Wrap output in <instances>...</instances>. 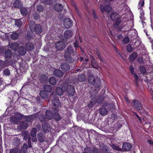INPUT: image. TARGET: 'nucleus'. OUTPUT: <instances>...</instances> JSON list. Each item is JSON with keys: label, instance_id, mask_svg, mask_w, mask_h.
<instances>
[{"label": "nucleus", "instance_id": "13", "mask_svg": "<svg viewBox=\"0 0 153 153\" xmlns=\"http://www.w3.org/2000/svg\"><path fill=\"white\" fill-rule=\"evenodd\" d=\"M63 6L61 4H56L54 7L55 10L58 12H60L63 9Z\"/></svg>", "mask_w": 153, "mask_h": 153}, {"label": "nucleus", "instance_id": "49", "mask_svg": "<svg viewBox=\"0 0 153 153\" xmlns=\"http://www.w3.org/2000/svg\"><path fill=\"white\" fill-rule=\"evenodd\" d=\"M144 4V0H140L138 6L139 7H142L143 6Z\"/></svg>", "mask_w": 153, "mask_h": 153}, {"label": "nucleus", "instance_id": "54", "mask_svg": "<svg viewBox=\"0 0 153 153\" xmlns=\"http://www.w3.org/2000/svg\"><path fill=\"white\" fill-rule=\"evenodd\" d=\"M46 118L44 117V115H41L39 117V119L42 122H44L46 120Z\"/></svg>", "mask_w": 153, "mask_h": 153}, {"label": "nucleus", "instance_id": "36", "mask_svg": "<svg viewBox=\"0 0 153 153\" xmlns=\"http://www.w3.org/2000/svg\"><path fill=\"white\" fill-rule=\"evenodd\" d=\"M22 24V22L21 19L16 20L15 21V25L18 27H20Z\"/></svg>", "mask_w": 153, "mask_h": 153}, {"label": "nucleus", "instance_id": "26", "mask_svg": "<svg viewBox=\"0 0 153 153\" xmlns=\"http://www.w3.org/2000/svg\"><path fill=\"white\" fill-rule=\"evenodd\" d=\"M18 44L16 42H14L11 44L10 48L12 50L15 51L18 49Z\"/></svg>", "mask_w": 153, "mask_h": 153}, {"label": "nucleus", "instance_id": "43", "mask_svg": "<svg viewBox=\"0 0 153 153\" xmlns=\"http://www.w3.org/2000/svg\"><path fill=\"white\" fill-rule=\"evenodd\" d=\"M4 74L6 76H9L10 74V71L8 69H6L3 71Z\"/></svg>", "mask_w": 153, "mask_h": 153}, {"label": "nucleus", "instance_id": "53", "mask_svg": "<svg viewBox=\"0 0 153 153\" xmlns=\"http://www.w3.org/2000/svg\"><path fill=\"white\" fill-rule=\"evenodd\" d=\"M18 151V149L17 148H14L10 150V153H17Z\"/></svg>", "mask_w": 153, "mask_h": 153}, {"label": "nucleus", "instance_id": "60", "mask_svg": "<svg viewBox=\"0 0 153 153\" xmlns=\"http://www.w3.org/2000/svg\"><path fill=\"white\" fill-rule=\"evenodd\" d=\"M88 59H86L84 60V61L83 62V64H85L87 62H88Z\"/></svg>", "mask_w": 153, "mask_h": 153}, {"label": "nucleus", "instance_id": "30", "mask_svg": "<svg viewBox=\"0 0 153 153\" xmlns=\"http://www.w3.org/2000/svg\"><path fill=\"white\" fill-rule=\"evenodd\" d=\"M63 91L61 88L58 87L56 88V92L58 95H61L63 94Z\"/></svg>", "mask_w": 153, "mask_h": 153}, {"label": "nucleus", "instance_id": "56", "mask_svg": "<svg viewBox=\"0 0 153 153\" xmlns=\"http://www.w3.org/2000/svg\"><path fill=\"white\" fill-rule=\"evenodd\" d=\"M74 47H78V42L77 41H76L74 43Z\"/></svg>", "mask_w": 153, "mask_h": 153}, {"label": "nucleus", "instance_id": "32", "mask_svg": "<svg viewBox=\"0 0 153 153\" xmlns=\"http://www.w3.org/2000/svg\"><path fill=\"white\" fill-rule=\"evenodd\" d=\"M137 56V55L136 53L133 52L132 54L129 57L130 60L133 61L135 59Z\"/></svg>", "mask_w": 153, "mask_h": 153}, {"label": "nucleus", "instance_id": "48", "mask_svg": "<svg viewBox=\"0 0 153 153\" xmlns=\"http://www.w3.org/2000/svg\"><path fill=\"white\" fill-rule=\"evenodd\" d=\"M127 50L128 52H131L132 51V48L130 44H128L127 46Z\"/></svg>", "mask_w": 153, "mask_h": 153}, {"label": "nucleus", "instance_id": "57", "mask_svg": "<svg viewBox=\"0 0 153 153\" xmlns=\"http://www.w3.org/2000/svg\"><path fill=\"white\" fill-rule=\"evenodd\" d=\"M138 61L140 63L142 62H143V60L142 59V58H138Z\"/></svg>", "mask_w": 153, "mask_h": 153}, {"label": "nucleus", "instance_id": "18", "mask_svg": "<svg viewBox=\"0 0 153 153\" xmlns=\"http://www.w3.org/2000/svg\"><path fill=\"white\" fill-rule=\"evenodd\" d=\"M22 5V3L19 0H16L13 3V6L16 8H19Z\"/></svg>", "mask_w": 153, "mask_h": 153}, {"label": "nucleus", "instance_id": "6", "mask_svg": "<svg viewBox=\"0 0 153 153\" xmlns=\"http://www.w3.org/2000/svg\"><path fill=\"white\" fill-rule=\"evenodd\" d=\"M14 116L16 118L15 119V120H13V117H11L10 118V121L12 123L16 124L18 123L19 120L22 119V115L19 113H16Z\"/></svg>", "mask_w": 153, "mask_h": 153}, {"label": "nucleus", "instance_id": "52", "mask_svg": "<svg viewBox=\"0 0 153 153\" xmlns=\"http://www.w3.org/2000/svg\"><path fill=\"white\" fill-rule=\"evenodd\" d=\"M129 41V38L128 37H125L123 39V42L124 43H127Z\"/></svg>", "mask_w": 153, "mask_h": 153}, {"label": "nucleus", "instance_id": "34", "mask_svg": "<svg viewBox=\"0 0 153 153\" xmlns=\"http://www.w3.org/2000/svg\"><path fill=\"white\" fill-rule=\"evenodd\" d=\"M78 79L79 81L83 82L85 79V76L84 74L80 75L78 76Z\"/></svg>", "mask_w": 153, "mask_h": 153}, {"label": "nucleus", "instance_id": "23", "mask_svg": "<svg viewBox=\"0 0 153 153\" xmlns=\"http://www.w3.org/2000/svg\"><path fill=\"white\" fill-rule=\"evenodd\" d=\"M7 61H6L4 62L2 60H0V68H3L9 65L10 63H7Z\"/></svg>", "mask_w": 153, "mask_h": 153}, {"label": "nucleus", "instance_id": "7", "mask_svg": "<svg viewBox=\"0 0 153 153\" xmlns=\"http://www.w3.org/2000/svg\"><path fill=\"white\" fill-rule=\"evenodd\" d=\"M132 102L134 103V107L135 110L139 111L142 109V106L139 101L134 100L132 101Z\"/></svg>", "mask_w": 153, "mask_h": 153}, {"label": "nucleus", "instance_id": "12", "mask_svg": "<svg viewBox=\"0 0 153 153\" xmlns=\"http://www.w3.org/2000/svg\"><path fill=\"white\" fill-rule=\"evenodd\" d=\"M53 105L56 108H58L60 106L61 104L59 100L56 98H54L52 101Z\"/></svg>", "mask_w": 153, "mask_h": 153}, {"label": "nucleus", "instance_id": "25", "mask_svg": "<svg viewBox=\"0 0 153 153\" xmlns=\"http://www.w3.org/2000/svg\"><path fill=\"white\" fill-rule=\"evenodd\" d=\"M49 82L50 84L52 85H55L56 83V79L54 77H51L49 79Z\"/></svg>", "mask_w": 153, "mask_h": 153}, {"label": "nucleus", "instance_id": "39", "mask_svg": "<svg viewBox=\"0 0 153 153\" xmlns=\"http://www.w3.org/2000/svg\"><path fill=\"white\" fill-rule=\"evenodd\" d=\"M36 134V129L35 128L32 129L31 131V136L33 137H35Z\"/></svg>", "mask_w": 153, "mask_h": 153}, {"label": "nucleus", "instance_id": "1", "mask_svg": "<svg viewBox=\"0 0 153 153\" xmlns=\"http://www.w3.org/2000/svg\"><path fill=\"white\" fill-rule=\"evenodd\" d=\"M30 28L31 30L34 31L37 33H40L42 32V27L39 25H30Z\"/></svg>", "mask_w": 153, "mask_h": 153}, {"label": "nucleus", "instance_id": "51", "mask_svg": "<svg viewBox=\"0 0 153 153\" xmlns=\"http://www.w3.org/2000/svg\"><path fill=\"white\" fill-rule=\"evenodd\" d=\"M103 145H101L100 146V148L101 150L105 152V151L107 150L106 146H102Z\"/></svg>", "mask_w": 153, "mask_h": 153}, {"label": "nucleus", "instance_id": "22", "mask_svg": "<svg viewBox=\"0 0 153 153\" xmlns=\"http://www.w3.org/2000/svg\"><path fill=\"white\" fill-rule=\"evenodd\" d=\"M45 117L48 120H50L53 117V116L52 115L50 111L48 110L46 111Z\"/></svg>", "mask_w": 153, "mask_h": 153}, {"label": "nucleus", "instance_id": "47", "mask_svg": "<svg viewBox=\"0 0 153 153\" xmlns=\"http://www.w3.org/2000/svg\"><path fill=\"white\" fill-rule=\"evenodd\" d=\"M37 9L38 11L42 12L44 10V7L42 6L39 5L37 7Z\"/></svg>", "mask_w": 153, "mask_h": 153}, {"label": "nucleus", "instance_id": "35", "mask_svg": "<svg viewBox=\"0 0 153 153\" xmlns=\"http://www.w3.org/2000/svg\"><path fill=\"white\" fill-rule=\"evenodd\" d=\"M19 37V34L18 33H12L11 36V38L12 39H17Z\"/></svg>", "mask_w": 153, "mask_h": 153}, {"label": "nucleus", "instance_id": "31", "mask_svg": "<svg viewBox=\"0 0 153 153\" xmlns=\"http://www.w3.org/2000/svg\"><path fill=\"white\" fill-rule=\"evenodd\" d=\"M19 53L20 55H25L26 53V50L24 47H21L19 49Z\"/></svg>", "mask_w": 153, "mask_h": 153}, {"label": "nucleus", "instance_id": "14", "mask_svg": "<svg viewBox=\"0 0 153 153\" xmlns=\"http://www.w3.org/2000/svg\"><path fill=\"white\" fill-rule=\"evenodd\" d=\"M131 145L129 143H125L123 144V149L124 150L128 151L131 149Z\"/></svg>", "mask_w": 153, "mask_h": 153}, {"label": "nucleus", "instance_id": "24", "mask_svg": "<svg viewBox=\"0 0 153 153\" xmlns=\"http://www.w3.org/2000/svg\"><path fill=\"white\" fill-rule=\"evenodd\" d=\"M100 114L103 116L107 114L108 111L107 109L105 107H102L100 109Z\"/></svg>", "mask_w": 153, "mask_h": 153}, {"label": "nucleus", "instance_id": "40", "mask_svg": "<svg viewBox=\"0 0 153 153\" xmlns=\"http://www.w3.org/2000/svg\"><path fill=\"white\" fill-rule=\"evenodd\" d=\"M27 146L26 144H24L22 149V151L24 152H26L27 149Z\"/></svg>", "mask_w": 153, "mask_h": 153}, {"label": "nucleus", "instance_id": "16", "mask_svg": "<svg viewBox=\"0 0 153 153\" xmlns=\"http://www.w3.org/2000/svg\"><path fill=\"white\" fill-rule=\"evenodd\" d=\"M62 69L64 71H67L70 69V67L69 65L66 63H63L61 65Z\"/></svg>", "mask_w": 153, "mask_h": 153}, {"label": "nucleus", "instance_id": "50", "mask_svg": "<svg viewBox=\"0 0 153 153\" xmlns=\"http://www.w3.org/2000/svg\"><path fill=\"white\" fill-rule=\"evenodd\" d=\"M83 153H90L91 152V149L89 147H86Z\"/></svg>", "mask_w": 153, "mask_h": 153}, {"label": "nucleus", "instance_id": "38", "mask_svg": "<svg viewBox=\"0 0 153 153\" xmlns=\"http://www.w3.org/2000/svg\"><path fill=\"white\" fill-rule=\"evenodd\" d=\"M42 3L46 4H50L53 1V0H40Z\"/></svg>", "mask_w": 153, "mask_h": 153}, {"label": "nucleus", "instance_id": "63", "mask_svg": "<svg viewBox=\"0 0 153 153\" xmlns=\"http://www.w3.org/2000/svg\"><path fill=\"white\" fill-rule=\"evenodd\" d=\"M93 15H94V17L95 19H97V16L94 13Z\"/></svg>", "mask_w": 153, "mask_h": 153}, {"label": "nucleus", "instance_id": "19", "mask_svg": "<svg viewBox=\"0 0 153 153\" xmlns=\"http://www.w3.org/2000/svg\"><path fill=\"white\" fill-rule=\"evenodd\" d=\"M43 128L44 131L45 132H49L51 129L50 125L47 123L43 126Z\"/></svg>", "mask_w": 153, "mask_h": 153}, {"label": "nucleus", "instance_id": "64", "mask_svg": "<svg viewBox=\"0 0 153 153\" xmlns=\"http://www.w3.org/2000/svg\"><path fill=\"white\" fill-rule=\"evenodd\" d=\"M137 118H138V120H139V121L141 122V123L142 122V121H141V118H140V117L138 116L137 117Z\"/></svg>", "mask_w": 153, "mask_h": 153}, {"label": "nucleus", "instance_id": "4", "mask_svg": "<svg viewBox=\"0 0 153 153\" xmlns=\"http://www.w3.org/2000/svg\"><path fill=\"white\" fill-rule=\"evenodd\" d=\"M73 22L72 20L69 18H65L63 21V25L66 28H69L71 27L72 25Z\"/></svg>", "mask_w": 153, "mask_h": 153}, {"label": "nucleus", "instance_id": "29", "mask_svg": "<svg viewBox=\"0 0 153 153\" xmlns=\"http://www.w3.org/2000/svg\"><path fill=\"white\" fill-rule=\"evenodd\" d=\"M44 88L46 91L50 92L52 90V87L49 85H45L44 86Z\"/></svg>", "mask_w": 153, "mask_h": 153}, {"label": "nucleus", "instance_id": "20", "mask_svg": "<svg viewBox=\"0 0 153 153\" xmlns=\"http://www.w3.org/2000/svg\"><path fill=\"white\" fill-rule=\"evenodd\" d=\"M130 69L131 74L134 76V77L135 80L136 81H137L138 79V76L137 74L134 73V68L131 65L130 66Z\"/></svg>", "mask_w": 153, "mask_h": 153}, {"label": "nucleus", "instance_id": "3", "mask_svg": "<svg viewBox=\"0 0 153 153\" xmlns=\"http://www.w3.org/2000/svg\"><path fill=\"white\" fill-rule=\"evenodd\" d=\"M74 52L71 46H69L67 48V50L65 53V56L66 60L69 61V59H70L71 55L73 54Z\"/></svg>", "mask_w": 153, "mask_h": 153}, {"label": "nucleus", "instance_id": "45", "mask_svg": "<svg viewBox=\"0 0 153 153\" xmlns=\"http://www.w3.org/2000/svg\"><path fill=\"white\" fill-rule=\"evenodd\" d=\"M53 117H54V119L56 120H59L61 118L60 117L58 113L55 114Z\"/></svg>", "mask_w": 153, "mask_h": 153}, {"label": "nucleus", "instance_id": "61", "mask_svg": "<svg viewBox=\"0 0 153 153\" xmlns=\"http://www.w3.org/2000/svg\"><path fill=\"white\" fill-rule=\"evenodd\" d=\"M149 143L150 144H153V142L152 140H149L148 141Z\"/></svg>", "mask_w": 153, "mask_h": 153}, {"label": "nucleus", "instance_id": "2", "mask_svg": "<svg viewBox=\"0 0 153 153\" xmlns=\"http://www.w3.org/2000/svg\"><path fill=\"white\" fill-rule=\"evenodd\" d=\"M111 18L112 20L116 21L114 23L115 25H119L121 21V19L119 18L118 15L117 13L116 12L112 13L111 15Z\"/></svg>", "mask_w": 153, "mask_h": 153}, {"label": "nucleus", "instance_id": "28", "mask_svg": "<svg viewBox=\"0 0 153 153\" xmlns=\"http://www.w3.org/2000/svg\"><path fill=\"white\" fill-rule=\"evenodd\" d=\"M20 11L21 14L23 16H26L28 13V11L27 9L25 7L21 8Z\"/></svg>", "mask_w": 153, "mask_h": 153}, {"label": "nucleus", "instance_id": "42", "mask_svg": "<svg viewBox=\"0 0 153 153\" xmlns=\"http://www.w3.org/2000/svg\"><path fill=\"white\" fill-rule=\"evenodd\" d=\"M96 100L94 99V100L91 99L90 102L88 104V106L89 107H92L96 103Z\"/></svg>", "mask_w": 153, "mask_h": 153}, {"label": "nucleus", "instance_id": "8", "mask_svg": "<svg viewBox=\"0 0 153 153\" xmlns=\"http://www.w3.org/2000/svg\"><path fill=\"white\" fill-rule=\"evenodd\" d=\"M65 47V43L62 41H58L56 43V48L58 50L63 49Z\"/></svg>", "mask_w": 153, "mask_h": 153}, {"label": "nucleus", "instance_id": "27", "mask_svg": "<svg viewBox=\"0 0 153 153\" xmlns=\"http://www.w3.org/2000/svg\"><path fill=\"white\" fill-rule=\"evenodd\" d=\"M40 95L42 98L44 99L48 97V94L45 91H41L40 92Z\"/></svg>", "mask_w": 153, "mask_h": 153}, {"label": "nucleus", "instance_id": "10", "mask_svg": "<svg viewBox=\"0 0 153 153\" xmlns=\"http://www.w3.org/2000/svg\"><path fill=\"white\" fill-rule=\"evenodd\" d=\"M100 9L102 12H109L111 10V8L108 5H104V6L100 5Z\"/></svg>", "mask_w": 153, "mask_h": 153}, {"label": "nucleus", "instance_id": "41", "mask_svg": "<svg viewBox=\"0 0 153 153\" xmlns=\"http://www.w3.org/2000/svg\"><path fill=\"white\" fill-rule=\"evenodd\" d=\"M112 148L114 150L117 151H121V149L118 146L114 144H113L111 146Z\"/></svg>", "mask_w": 153, "mask_h": 153}, {"label": "nucleus", "instance_id": "9", "mask_svg": "<svg viewBox=\"0 0 153 153\" xmlns=\"http://www.w3.org/2000/svg\"><path fill=\"white\" fill-rule=\"evenodd\" d=\"M67 91L69 95L73 96L74 95L75 90L74 87L71 85L67 86V89L65 91Z\"/></svg>", "mask_w": 153, "mask_h": 153}, {"label": "nucleus", "instance_id": "15", "mask_svg": "<svg viewBox=\"0 0 153 153\" xmlns=\"http://www.w3.org/2000/svg\"><path fill=\"white\" fill-rule=\"evenodd\" d=\"M53 74L56 76L61 77L63 75L62 72L60 70L55 69L53 71Z\"/></svg>", "mask_w": 153, "mask_h": 153}, {"label": "nucleus", "instance_id": "44", "mask_svg": "<svg viewBox=\"0 0 153 153\" xmlns=\"http://www.w3.org/2000/svg\"><path fill=\"white\" fill-rule=\"evenodd\" d=\"M33 119V116H29L27 117L26 119L25 120L27 122H30Z\"/></svg>", "mask_w": 153, "mask_h": 153}, {"label": "nucleus", "instance_id": "5", "mask_svg": "<svg viewBox=\"0 0 153 153\" xmlns=\"http://www.w3.org/2000/svg\"><path fill=\"white\" fill-rule=\"evenodd\" d=\"M88 82L92 85L95 84L96 82L97 83H99L100 81V79L97 77L95 78L92 75H90L88 77Z\"/></svg>", "mask_w": 153, "mask_h": 153}, {"label": "nucleus", "instance_id": "55", "mask_svg": "<svg viewBox=\"0 0 153 153\" xmlns=\"http://www.w3.org/2000/svg\"><path fill=\"white\" fill-rule=\"evenodd\" d=\"M93 151L94 153H100L99 149L96 148H93Z\"/></svg>", "mask_w": 153, "mask_h": 153}, {"label": "nucleus", "instance_id": "37", "mask_svg": "<svg viewBox=\"0 0 153 153\" xmlns=\"http://www.w3.org/2000/svg\"><path fill=\"white\" fill-rule=\"evenodd\" d=\"M91 64L92 66L94 68H96V67L98 66V64L96 62V60L94 59L91 60Z\"/></svg>", "mask_w": 153, "mask_h": 153}, {"label": "nucleus", "instance_id": "17", "mask_svg": "<svg viewBox=\"0 0 153 153\" xmlns=\"http://www.w3.org/2000/svg\"><path fill=\"white\" fill-rule=\"evenodd\" d=\"M37 137L38 140L41 142H42L45 140V136L42 133H40L38 134Z\"/></svg>", "mask_w": 153, "mask_h": 153}, {"label": "nucleus", "instance_id": "21", "mask_svg": "<svg viewBox=\"0 0 153 153\" xmlns=\"http://www.w3.org/2000/svg\"><path fill=\"white\" fill-rule=\"evenodd\" d=\"M26 46L27 50L31 51L33 49L34 45L30 42H28L26 43Z\"/></svg>", "mask_w": 153, "mask_h": 153}, {"label": "nucleus", "instance_id": "33", "mask_svg": "<svg viewBox=\"0 0 153 153\" xmlns=\"http://www.w3.org/2000/svg\"><path fill=\"white\" fill-rule=\"evenodd\" d=\"M5 55L6 58H10L12 56V51L10 50H7L5 51Z\"/></svg>", "mask_w": 153, "mask_h": 153}, {"label": "nucleus", "instance_id": "59", "mask_svg": "<svg viewBox=\"0 0 153 153\" xmlns=\"http://www.w3.org/2000/svg\"><path fill=\"white\" fill-rule=\"evenodd\" d=\"M36 16H35V15L34 16H34H33V17H34V18L36 19H37L39 18V16L38 15L36 14Z\"/></svg>", "mask_w": 153, "mask_h": 153}, {"label": "nucleus", "instance_id": "58", "mask_svg": "<svg viewBox=\"0 0 153 153\" xmlns=\"http://www.w3.org/2000/svg\"><path fill=\"white\" fill-rule=\"evenodd\" d=\"M32 140L33 142H36L37 140L36 138L35 137H34L32 139Z\"/></svg>", "mask_w": 153, "mask_h": 153}, {"label": "nucleus", "instance_id": "62", "mask_svg": "<svg viewBox=\"0 0 153 153\" xmlns=\"http://www.w3.org/2000/svg\"><path fill=\"white\" fill-rule=\"evenodd\" d=\"M30 138H29L28 139V146H29V147H31V145L30 144V143H29V142L30 141Z\"/></svg>", "mask_w": 153, "mask_h": 153}, {"label": "nucleus", "instance_id": "46", "mask_svg": "<svg viewBox=\"0 0 153 153\" xmlns=\"http://www.w3.org/2000/svg\"><path fill=\"white\" fill-rule=\"evenodd\" d=\"M140 70L141 73L143 74H144L146 73V70L143 66H140Z\"/></svg>", "mask_w": 153, "mask_h": 153}, {"label": "nucleus", "instance_id": "11", "mask_svg": "<svg viewBox=\"0 0 153 153\" xmlns=\"http://www.w3.org/2000/svg\"><path fill=\"white\" fill-rule=\"evenodd\" d=\"M73 35V32L70 30H66L64 33V36L66 39L70 38Z\"/></svg>", "mask_w": 153, "mask_h": 153}]
</instances>
